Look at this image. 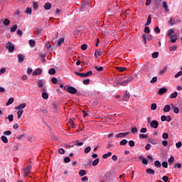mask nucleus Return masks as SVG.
<instances>
[{
	"label": "nucleus",
	"mask_w": 182,
	"mask_h": 182,
	"mask_svg": "<svg viewBox=\"0 0 182 182\" xmlns=\"http://www.w3.org/2000/svg\"><path fill=\"white\" fill-rule=\"evenodd\" d=\"M147 174H150L151 176H154L156 174V171H154V169H151L150 168H147L146 170Z\"/></svg>",
	"instance_id": "obj_12"
},
{
	"label": "nucleus",
	"mask_w": 182,
	"mask_h": 182,
	"mask_svg": "<svg viewBox=\"0 0 182 182\" xmlns=\"http://www.w3.org/2000/svg\"><path fill=\"white\" fill-rule=\"evenodd\" d=\"M8 119H9V122H14V115L13 114L9 115Z\"/></svg>",
	"instance_id": "obj_61"
},
{
	"label": "nucleus",
	"mask_w": 182,
	"mask_h": 182,
	"mask_svg": "<svg viewBox=\"0 0 182 182\" xmlns=\"http://www.w3.org/2000/svg\"><path fill=\"white\" fill-rule=\"evenodd\" d=\"M162 167H164V168H167V167H168V163H167V161H163Z\"/></svg>",
	"instance_id": "obj_51"
},
{
	"label": "nucleus",
	"mask_w": 182,
	"mask_h": 182,
	"mask_svg": "<svg viewBox=\"0 0 182 182\" xmlns=\"http://www.w3.org/2000/svg\"><path fill=\"white\" fill-rule=\"evenodd\" d=\"M152 58H159V52H155L152 53Z\"/></svg>",
	"instance_id": "obj_56"
},
{
	"label": "nucleus",
	"mask_w": 182,
	"mask_h": 182,
	"mask_svg": "<svg viewBox=\"0 0 182 182\" xmlns=\"http://www.w3.org/2000/svg\"><path fill=\"white\" fill-rule=\"evenodd\" d=\"M6 49L9 50V53H12L15 50V46L11 41H9L6 44Z\"/></svg>",
	"instance_id": "obj_2"
},
{
	"label": "nucleus",
	"mask_w": 182,
	"mask_h": 182,
	"mask_svg": "<svg viewBox=\"0 0 182 182\" xmlns=\"http://www.w3.org/2000/svg\"><path fill=\"white\" fill-rule=\"evenodd\" d=\"M171 106H172V107L173 108V112H174V113L178 114V113L180 112V109H178V107H174V105H172Z\"/></svg>",
	"instance_id": "obj_32"
},
{
	"label": "nucleus",
	"mask_w": 182,
	"mask_h": 182,
	"mask_svg": "<svg viewBox=\"0 0 182 182\" xmlns=\"http://www.w3.org/2000/svg\"><path fill=\"white\" fill-rule=\"evenodd\" d=\"M51 82H52V83H53V85H56V83H58V79H56V77H53V78H51Z\"/></svg>",
	"instance_id": "obj_53"
},
{
	"label": "nucleus",
	"mask_w": 182,
	"mask_h": 182,
	"mask_svg": "<svg viewBox=\"0 0 182 182\" xmlns=\"http://www.w3.org/2000/svg\"><path fill=\"white\" fill-rule=\"evenodd\" d=\"M31 170H32V165L31 164L27 165V167L23 169V173L26 177H28L31 174Z\"/></svg>",
	"instance_id": "obj_3"
},
{
	"label": "nucleus",
	"mask_w": 182,
	"mask_h": 182,
	"mask_svg": "<svg viewBox=\"0 0 182 182\" xmlns=\"http://www.w3.org/2000/svg\"><path fill=\"white\" fill-rule=\"evenodd\" d=\"M65 90H67V92L71 95H76V93H77V90L74 87L68 86L67 88L65 87Z\"/></svg>",
	"instance_id": "obj_4"
},
{
	"label": "nucleus",
	"mask_w": 182,
	"mask_h": 182,
	"mask_svg": "<svg viewBox=\"0 0 182 182\" xmlns=\"http://www.w3.org/2000/svg\"><path fill=\"white\" fill-rule=\"evenodd\" d=\"M137 132H139V131H138V129H137L136 127H134V128H132V130H131V132L133 133V134L137 133Z\"/></svg>",
	"instance_id": "obj_63"
},
{
	"label": "nucleus",
	"mask_w": 182,
	"mask_h": 182,
	"mask_svg": "<svg viewBox=\"0 0 182 182\" xmlns=\"http://www.w3.org/2000/svg\"><path fill=\"white\" fill-rule=\"evenodd\" d=\"M40 75H42V70L41 68L36 69L33 73V76H39Z\"/></svg>",
	"instance_id": "obj_7"
},
{
	"label": "nucleus",
	"mask_w": 182,
	"mask_h": 182,
	"mask_svg": "<svg viewBox=\"0 0 182 182\" xmlns=\"http://www.w3.org/2000/svg\"><path fill=\"white\" fill-rule=\"evenodd\" d=\"M22 114H23V110L18 109L17 112L18 119H19L20 117H22Z\"/></svg>",
	"instance_id": "obj_23"
},
{
	"label": "nucleus",
	"mask_w": 182,
	"mask_h": 182,
	"mask_svg": "<svg viewBox=\"0 0 182 182\" xmlns=\"http://www.w3.org/2000/svg\"><path fill=\"white\" fill-rule=\"evenodd\" d=\"M128 143H129V146L130 147H134V141L131 140V141H129Z\"/></svg>",
	"instance_id": "obj_54"
},
{
	"label": "nucleus",
	"mask_w": 182,
	"mask_h": 182,
	"mask_svg": "<svg viewBox=\"0 0 182 182\" xmlns=\"http://www.w3.org/2000/svg\"><path fill=\"white\" fill-rule=\"evenodd\" d=\"M162 180H163V181H164V182H168V176H164L162 177Z\"/></svg>",
	"instance_id": "obj_58"
},
{
	"label": "nucleus",
	"mask_w": 182,
	"mask_h": 182,
	"mask_svg": "<svg viewBox=\"0 0 182 182\" xmlns=\"http://www.w3.org/2000/svg\"><path fill=\"white\" fill-rule=\"evenodd\" d=\"M162 139H164V140H167V139H168V134L164 132L162 134Z\"/></svg>",
	"instance_id": "obj_47"
},
{
	"label": "nucleus",
	"mask_w": 182,
	"mask_h": 182,
	"mask_svg": "<svg viewBox=\"0 0 182 182\" xmlns=\"http://www.w3.org/2000/svg\"><path fill=\"white\" fill-rule=\"evenodd\" d=\"M139 160H141V161H142L143 164H145V165L149 164V161H147V159H146L144 158V156H139Z\"/></svg>",
	"instance_id": "obj_13"
},
{
	"label": "nucleus",
	"mask_w": 182,
	"mask_h": 182,
	"mask_svg": "<svg viewBox=\"0 0 182 182\" xmlns=\"http://www.w3.org/2000/svg\"><path fill=\"white\" fill-rule=\"evenodd\" d=\"M92 74L93 73L92 72V70H90L86 73H82L76 71L75 72V75H76L77 76H80V77H89V76H92Z\"/></svg>",
	"instance_id": "obj_1"
},
{
	"label": "nucleus",
	"mask_w": 182,
	"mask_h": 182,
	"mask_svg": "<svg viewBox=\"0 0 182 182\" xmlns=\"http://www.w3.org/2000/svg\"><path fill=\"white\" fill-rule=\"evenodd\" d=\"M181 146H182L181 141H179V142L176 144V149H180L181 147Z\"/></svg>",
	"instance_id": "obj_57"
},
{
	"label": "nucleus",
	"mask_w": 182,
	"mask_h": 182,
	"mask_svg": "<svg viewBox=\"0 0 182 182\" xmlns=\"http://www.w3.org/2000/svg\"><path fill=\"white\" fill-rule=\"evenodd\" d=\"M112 156V152H108L102 156V159H107Z\"/></svg>",
	"instance_id": "obj_33"
},
{
	"label": "nucleus",
	"mask_w": 182,
	"mask_h": 182,
	"mask_svg": "<svg viewBox=\"0 0 182 182\" xmlns=\"http://www.w3.org/2000/svg\"><path fill=\"white\" fill-rule=\"evenodd\" d=\"M171 39L172 43H176L177 39H178V37L177 34H175V35L171 36Z\"/></svg>",
	"instance_id": "obj_17"
},
{
	"label": "nucleus",
	"mask_w": 182,
	"mask_h": 182,
	"mask_svg": "<svg viewBox=\"0 0 182 182\" xmlns=\"http://www.w3.org/2000/svg\"><path fill=\"white\" fill-rule=\"evenodd\" d=\"M42 97L43 99L47 100L49 98V95H48V92H43Z\"/></svg>",
	"instance_id": "obj_36"
},
{
	"label": "nucleus",
	"mask_w": 182,
	"mask_h": 182,
	"mask_svg": "<svg viewBox=\"0 0 182 182\" xmlns=\"http://www.w3.org/2000/svg\"><path fill=\"white\" fill-rule=\"evenodd\" d=\"M154 32L155 33H160V28H159V26L154 28Z\"/></svg>",
	"instance_id": "obj_60"
},
{
	"label": "nucleus",
	"mask_w": 182,
	"mask_h": 182,
	"mask_svg": "<svg viewBox=\"0 0 182 182\" xmlns=\"http://www.w3.org/2000/svg\"><path fill=\"white\" fill-rule=\"evenodd\" d=\"M14 97H11L8 102H6V106H9V105H12V103H14Z\"/></svg>",
	"instance_id": "obj_27"
},
{
	"label": "nucleus",
	"mask_w": 182,
	"mask_h": 182,
	"mask_svg": "<svg viewBox=\"0 0 182 182\" xmlns=\"http://www.w3.org/2000/svg\"><path fill=\"white\" fill-rule=\"evenodd\" d=\"M103 52H105L103 49L96 50L95 53V56L96 58H97V56H102V55H103Z\"/></svg>",
	"instance_id": "obj_8"
},
{
	"label": "nucleus",
	"mask_w": 182,
	"mask_h": 182,
	"mask_svg": "<svg viewBox=\"0 0 182 182\" xmlns=\"http://www.w3.org/2000/svg\"><path fill=\"white\" fill-rule=\"evenodd\" d=\"M50 8H52V4L47 2L44 5V9H46V11H49V9H50Z\"/></svg>",
	"instance_id": "obj_15"
},
{
	"label": "nucleus",
	"mask_w": 182,
	"mask_h": 182,
	"mask_svg": "<svg viewBox=\"0 0 182 182\" xmlns=\"http://www.w3.org/2000/svg\"><path fill=\"white\" fill-rule=\"evenodd\" d=\"M177 49V46H171V47H169V50L171 51V52H173V50H176Z\"/></svg>",
	"instance_id": "obj_62"
},
{
	"label": "nucleus",
	"mask_w": 182,
	"mask_h": 182,
	"mask_svg": "<svg viewBox=\"0 0 182 182\" xmlns=\"http://www.w3.org/2000/svg\"><path fill=\"white\" fill-rule=\"evenodd\" d=\"M90 150H92V148L90 146H87L85 149L84 153L87 154V153H90Z\"/></svg>",
	"instance_id": "obj_40"
},
{
	"label": "nucleus",
	"mask_w": 182,
	"mask_h": 182,
	"mask_svg": "<svg viewBox=\"0 0 182 182\" xmlns=\"http://www.w3.org/2000/svg\"><path fill=\"white\" fill-rule=\"evenodd\" d=\"M129 133L130 132H125V133H119L116 135V137L117 139H120L122 137H126V136H127V134H129Z\"/></svg>",
	"instance_id": "obj_11"
},
{
	"label": "nucleus",
	"mask_w": 182,
	"mask_h": 182,
	"mask_svg": "<svg viewBox=\"0 0 182 182\" xmlns=\"http://www.w3.org/2000/svg\"><path fill=\"white\" fill-rule=\"evenodd\" d=\"M81 49H82V50H86V49H87V45H86V44H82V45L81 46Z\"/></svg>",
	"instance_id": "obj_59"
},
{
	"label": "nucleus",
	"mask_w": 182,
	"mask_h": 182,
	"mask_svg": "<svg viewBox=\"0 0 182 182\" xmlns=\"http://www.w3.org/2000/svg\"><path fill=\"white\" fill-rule=\"evenodd\" d=\"M26 107V103H22L19 105L18 106L16 107V110H22V109H25Z\"/></svg>",
	"instance_id": "obj_10"
},
{
	"label": "nucleus",
	"mask_w": 182,
	"mask_h": 182,
	"mask_svg": "<svg viewBox=\"0 0 182 182\" xmlns=\"http://www.w3.org/2000/svg\"><path fill=\"white\" fill-rule=\"evenodd\" d=\"M174 33V30L173 28H171L168 33V36H172L171 35H173Z\"/></svg>",
	"instance_id": "obj_52"
},
{
	"label": "nucleus",
	"mask_w": 182,
	"mask_h": 182,
	"mask_svg": "<svg viewBox=\"0 0 182 182\" xmlns=\"http://www.w3.org/2000/svg\"><path fill=\"white\" fill-rule=\"evenodd\" d=\"M4 25H5L6 26H8L9 25V23H11V21L8 18H6L4 22H3Z\"/></svg>",
	"instance_id": "obj_38"
},
{
	"label": "nucleus",
	"mask_w": 182,
	"mask_h": 182,
	"mask_svg": "<svg viewBox=\"0 0 182 182\" xmlns=\"http://www.w3.org/2000/svg\"><path fill=\"white\" fill-rule=\"evenodd\" d=\"M36 43V42L35 40H33V39H31V40L29 41V45H30V46H31L32 48H33V46H35Z\"/></svg>",
	"instance_id": "obj_28"
},
{
	"label": "nucleus",
	"mask_w": 182,
	"mask_h": 182,
	"mask_svg": "<svg viewBox=\"0 0 182 182\" xmlns=\"http://www.w3.org/2000/svg\"><path fill=\"white\" fill-rule=\"evenodd\" d=\"M26 14H28V15H31L32 14V9L28 7L26 10Z\"/></svg>",
	"instance_id": "obj_44"
},
{
	"label": "nucleus",
	"mask_w": 182,
	"mask_h": 182,
	"mask_svg": "<svg viewBox=\"0 0 182 182\" xmlns=\"http://www.w3.org/2000/svg\"><path fill=\"white\" fill-rule=\"evenodd\" d=\"M1 140L3 141V143H8V138L5 136H1Z\"/></svg>",
	"instance_id": "obj_29"
},
{
	"label": "nucleus",
	"mask_w": 182,
	"mask_h": 182,
	"mask_svg": "<svg viewBox=\"0 0 182 182\" xmlns=\"http://www.w3.org/2000/svg\"><path fill=\"white\" fill-rule=\"evenodd\" d=\"M48 73L49 75H55V73H56V70H55V68H50L48 70Z\"/></svg>",
	"instance_id": "obj_34"
},
{
	"label": "nucleus",
	"mask_w": 182,
	"mask_h": 182,
	"mask_svg": "<svg viewBox=\"0 0 182 182\" xmlns=\"http://www.w3.org/2000/svg\"><path fill=\"white\" fill-rule=\"evenodd\" d=\"M58 152L60 153V154H65V149L60 148L58 149Z\"/></svg>",
	"instance_id": "obj_64"
},
{
	"label": "nucleus",
	"mask_w": 182,
	"mask_h": 182,
	"mask_svg": "<svg viewBox=\"0 0 182 182\" xmlns=\"http://www.w3.org/2000/svg\"><path fill=\"white\" fill-rule=\"evenodd\" d=\"M99 161H100V160L99 159V158L96 159L92 162V166H94V167H96V166H97V164H99Z\"/></svg>",
	"instance_id": "obj_31"
},
{
	"label": "nucleus",
	"mask_w": 182,
	"mask_h": 182,
	"mask_svg": "<svg viewBox=\"0 0 182 182\" xmlns=\"http://www.w3.org/2000/svg\"><path fill=\"white\" fill-rule=\"evenodd\" d=\"M181 71H178V73L175 75V77L176 78L180 77V76L182 75V68H181Z\"/></svg>",
	"instance_id": "obj_48"
},
{
	"label": "nucleus",
	"mask_w": 182,
	"mask_h": 182,
	"mask_svg": "<svg viewBox=\"0 0 182 182\" xmlns=\"http://www.w3.org/2000/svg\"><path fill=\"white\" fill-rule=\"evenodd\" d=\"M170 110H171V107L168 105H166L164 106V112L165 113H168V112H170Z\"/></svg>",
	"instance_id": "obj_16"
},
{
	"label": "nucleus",
	"mask_w": 182,
	"mask_h": 182,
	"mask_svg": "<svg viewBox=\"0 0 182 182\" xmlns=\"http://www.w3.org/2000/svg\"><path fill=\"white\" fill-rule=\"evenodd\" d=\"M163 6H164L165 11H168V6H167V2L164 1L163 2Z\"/></svg>",
	"instance_id": "obj_49"
},
{
	"label": "nucleus",
	"mask_w": 182,
	"mask_h": 182,
	"mask_svg": "<svg viewBox=\"0 0 182 182\" xmlns=\"http://www.w3.org/2000/svg\"><path fill=\"white\" fill-rule=\"evenodd\" d=\"M156 82H157V77H154L151 80L150 83H151L152 85H154V83H156Z\"/></svg>",
	"instance_id": "obj_46"
},
{
	"label": "nucleus",
	"mask_w": 182,
	"mask_h": 182,
	"mask_svg": "<svg viewBox=\"0 0 182 182\" xmlns=\"http://www.w3.org/2000/svg\"><path fill=\"white\" fill-rule=\"evenodd\" d=\"M154 166L157 168H160V167H161V163H160V161H155Z\"/></svg>",
	"instance_id": "obj_22"
},
{
	"label": "nucleus",
	"mask_w": 182,
	"mask_h": 182,
	"mask_svg": "<svg viewBox=\"0 0 182 182\" xmlns=\"http://www.w3.org/2000/svg\"><path fill=\"white\" fill-rule=\"evenodd\" d=\"M168 163L171 165L173 164L174 163V156H171L168 160Z\"/></svg>",
	"instance_id": "obj_35"
},
{
	"label": "nucleus",
	"mask_w": 182,
	"mask_h": 182,
	"mask_svg": "<svg viewBox=\"0 0 182 182\" xmlns=\"http://www.w3.org/2000/svg\"><path fill=\"white\" fill-rule=\"evenodd\" d=\"M129 99H130V94H127L126 93L124 97H123V102H127L129 100Z\"/></svg>",
	"instance_id": "obj_18"
},
{
	"label": "nucleus",
	"mask_w": 182,
	"mask_h": 182,
	"mask_svg": "<svg viewBox=\"0 0 182 182\" xmlns=\"http://www.w3.org/2000/svg\"><path fill=\"white\" fill-rule=\"evenodd\" d=\"M63 42H65L64 38H60V39H58V46H60V45H62V43H63Z\"/></svg>",
	"instance_id": "obj_30"
},
{
	"label": "nucleus",
	"mask_w": 182,
	"mask_h": 182,
	"mask_svg": "<svg viewBox=\"0 0 182 182\" xmlns=\"http://www.w3.org/2000/svg\"><path fill=\"white\" fill-rule=\"evenodd\" d=\"M150 126L153 129H157L159 127V122L157 120H153L151 122Z\"/></svg>",
	"instance_id": "obj_6"
},
{
	"label": "nucleus",
	"mask_w": 182,
	"mask_h": 182,
	"mask_svg": "<svg viewBox=\"0 0 182 182\" xmlns=\"http://www.w3.org/2000/svg\"><path fill=\"white\" fill-rule=\"evenodd\" d=\"M113 176V173L112 171L107 172L105 175V178L107 179L112 178V176Z\"/></svg>",
	"instance_id": "obj_19"
},
{
	"label": "nucleus",
	"mask_w": 182,
	"mask_h": 182,
	"mask_svg": "<svg viewBox=\"0 0 182 182\" xmlns=\"http://www.w3.org/2000/svg\"><path fill=\"white\" fill-rule=\"evenodd\" d=\"M164 93H167V88L166 87L160 88L158 91V94L160 95L161 96L164 95Z\"/></svg>",
	"instance_id": "obj_9"
},
{
	"label": "nucleus",
	"mask_w": 182,
	"mask_h": 182,
	"mask_svg": "<svg viewBox=\"0 0 182 182\" xmlns=\"http://www.w3.org/2000/svg\"><path fill=\"white\" fill-rule=\"evenodd\" d=\"M157 109V105L156 103H153L151 105V110H156Z\"/></svg>",
	"instance_id": "obj_42"
},
{
	"label": "nucleus",
	"mask_w": 182,
	"mask_h": 182,
	"mask_svg": "<svg viewBox=\"0 0 182 182\" xmlns=\"http://www.w3.org/2000/svg\"><path fill=\"white\" fill-rule=\"evenodd\" d=\"M33 8L34 11H36V9H38V8H39V5L38 4V3L33 2Z\"/></svg>",
	"instance_id": "obj_50"
},
{
	"label": "nucleus",
	"mask_w": 182,
	"mask_h": 182,
	"mask_svg": "<svg viewBox=\"0 0 182 182\" xmlns=\"http://www.w3.org/2000/svg\"><path fill=\"white\" fill-rule=\"evenodd\" d=\"M149 68V66L147 65H144L142 66V68H141V73H143L144 72H146V70H147V68Z\"/></svg>",
	"instance_id": "obj_39"
},
{
	"label": "nucleus",
	"mask_w": 182,
	"mask_h": 182,
	"mask_svg": "<svg viewBox=\"0 0 182 182\" xmlns=\"http://www.w3.org/2000/svg\"><path fill=\"white\" fill-rule=\"evenodd\" d=\"M17 58L18 59V63H22V62H23V60H25V57L22 54H18L17 55Z\"/></svg>",
	"instance_id": "obj_14"
},
{
	"label": "nucleus",
	"mask_w": 182,
	"mask_h": 182,
	"mask_svg": "<svg viewBox=\"0 0 182 182\" xmlns=\"http://www.w3.org/2000/svg\"><path fill=\"white\" fill-rule=\"evenodd\" d=\"M86 174H87V173L85 170L82 169L79 171V176H80V177H83V176H86Z\"/></svg>",
	"instance_id": "obj_20"
},
{
	"label": "nucleus",
	"mask_w": 182,
	"mask_h": 182,
	"mask_svg": "<svg viewBox=\"0 0 182 182\" xmlns=\"http://www.w3.org/2000/svg\"><path fill=\"white\" fill-rule=\"evenodd\" d=\"M43 85H44V82H43V80H39L38 82V86L40 89H42V87H43Z\"/></svg>",
	"instance_id": "obj_21"
},
{
	"label": "nucleus",
	"mask_w": 182,
	"mask_h": 182,
	"mask_svg": "<svg viewBox=\"0 0 182 182\" xmlns=\"http://www.w3.org/2000/svg\"><path fill=\"white\" fill-rule=\"evenodd\" d=\"M150 23H151V16H148L147 21L145 23V26H149V25H150Z\"/></svg>",
	"instance_id": "obj_24"
},
{
	"label": "nucleus",
	"mask_w": 182,
	"mask_h": 182,
	"mask_svg": "<svg viewBox=\"0 0 182 182\" xmlns=\"http://www.w3.org/2000/svg\"><path fill=\"white\" fill-rule=\"evenodd\" d=\"M75 146H77V147H80L81 146H83V142H80V141H75Z\"/></svg>",
	"instance_id": "obj_25"
},
{
	"label": "nucleus",
	"mask_w": 182,
	"mask_h": 182,
	"mask_svg": "<svg viewBox=\"0 0 182 182\" xmlns=\"http://www.w3.org/2000/svg\"><path fill=\"white\" fill-rule=\"evenodd\" d=\"M117 69L119 70V72H124V70H126L125 67H117Z\"/></svg>",
	"instance_id": "obj_45"
},
{
	"label": "nucleus",
	"mask_w": 182,
	"mask_h": 182,
	"mask_svg": "<svg viewBox=\"0 0 182 182\" xmlns=\"http://www.w3.org/2000/svg\"><path fill=\"white\" fill-rule=\"evenodd\" d=\"M95 69L97 72H103V67H98L97 65H95Z\"/></svg>",
	"instance_id": "obj_37"
},
{
	"label": "nucleus",
	"mask_w": 182,
	"mask_h": 182,
	"mask_svg": "<svg viewBox=\"0 0 182 182\" xmlns=\"http://www.w3.org/2000/svg\"><path fill=\"white\" fill-rule=\"evenodd\" d=\"M177 92H174L173 93L171 94V97L170 98L171 99H176V97H177Z\"/></svg>",
	"instance_id": "obj_43"
},
{
	"label": "nucleus",
	"mask_w": 182,
	"mask_h": 182,
	"mask_svg": "<svg viewBox=\"0 0 182 182\" xmlns=\"http://www.w3.org/2000/svg\"><path fill=\"white\" fill-rule=\"evenodd\" d=\"M120 146H126L127 144V139H123L119 142Z\"/></svg>",
	"instance_id": "obj_41"
},
{
	"label": "nucleus",
	"mask_w": 182,
	"mask_h": 182,
	"mask_svg": "<svg viewBox=\"0 0 182 182\" xmlns=\"http://www.w3.org/2000/svg\"><path fill=\"white\" fill-rule=\"evenodd\" d=\"M83 85H89L90 83V80L86 79L82 81Z\"/></svg>",
	"instance_id": "obj_55"
},
{
	"label": "nucleus",
	"mask_w": 182,
	"mask_h": 182,
	"mask_svg": "<svg viewBox=\"0 0 182 182\" xmlns=\"http://www.w3.org/2000/svg\"><path fill=\"white\" fill-rule=\"evenodd\" d=\"M16 29H18V25L14 24L10 29L11 32H16Z\"/></svg>",
	"instance_id": "obj_26"
},
{
	"label": "nucleus",
	"mask_w": 182,
	"mask_h": 182,
	"mask_svg": "<svg viewBox=\"0 0 182 182\" xmlns=\"http://www.w3.org/2000/svg\"><path fill=\"white\" fill-rule=\"evenodd\" d=\"M133 79H134V77L133 76H131V77H128L127 80L119 82V85H120V86H126V85H128L129 82H130L133 80Z\"/></svg>",
	"instance_id": "obj_5"
}]
</instances>
